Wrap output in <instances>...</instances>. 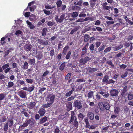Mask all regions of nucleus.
<instances>
[{
	"label": "nucleus",
	"instance_id": "obj_51",
	"mask_svg": "<svg viewBox=\"0 0 133 133\" xmlns=\"http://www.w3.org/2000/svg\"><path fill=\"white\" fill-rule=\"evenodd\" d=\"M43 11L44 12V13L45 14L49 15L51 14V13L50 11L47 10L46 9H43Z\"/></svg>",
	"mask_w": 133,
	"mask_h": 133
},
{
	"label": "nucleus",
	"instance_id": "obj_7",
	"mask_svg": "<svg viewBox=\"0 0 133 133\" xmlns=\"http://www.w3.org/2000/svg\"><path fill=\"white\" fill-rule=\"evenodd\" d=\"M28 111V110L27 109H26V108H23L22 110V111H21V113L22 114H23L27 118H29L30 117V114L31 113V111H30L29 113H28L27 112V111Z\"/></svg>",
	"mask_w": 133,
	"mask_h": 133
},
{
	"label": "nucleus",
	"instance_id": "obj_37",
	"mask_svg": "<svg viewBox=\"0 0 133 133\" xmlns=\"http://www.w3.org/2000/svg\"><path fill=\"white\" fill-rule=\"evenodd\" d=\"M15 34L17 36H19L20 35H22L23 33L20 30H17L15 32Z\"/></svg>",
	"mask_w": 133,
	"mask_h": 133
},
{
	"label": "nucleus",
	"instance_id": "obj_13",
	"mask_svg": "<svg viewBox=\"0 0 133 133\" xmlns=\"http://www.w3.org/2000/svg\"><path fill=\"white\" fill-rule=\"evenodd\" d=\"M70 91L66 94L65 96L66 97H69L70 96L74 91L75 88L74 87H71L70 88Z\"/></svg>",
	"mask_w": 133,
	"mask_h": 133
},
{
	"label": "nucleus",
	"instance_id": "obj_50",
	"mask_svg": "<svg viewBox=\"0 0 133 133\" xmlns=\"http://www.w3.org/2000/svg\"><path fill=\"white\" fill-rule=\"evenodd\" d=\"M44 6L45 8L49 9H51L55 7V6H51V5H49L48 4L45 5Z\"/></svg>",
	"mask_w": 133,
	"mask_h": 133
},
{
	"label": "nucleus",
	"instance_id": "obj_10",
	"mask_svg": "<svg viewBox=\"0 0 133 133\" xmlns=\"http://www.w3.org/2000/svg\"><path fill=\"white\" fill-rule=\"evenodd\" d=\"M71 117L70 119V121L68 123L69 124H71V123H73L75 119V117H76L75 115L74 112L73 111H71Z\"/></svg>",
	"mask_w": 133,
	"mask_h": 133
},
{
	"label": "nucleus",
	"instance_id": "obj_59",
	"mask_svg": "<svg viewBox=\"0 0 133 133\" xmlns=\"http://www.w3.org/2000/svg\"><path fill=\"white\" fill-rule=\"evenodd\" d=\"M9 126L11 127L14 124V121L13 120H10L9 121Z\"/></svg>",
	"mask_w": 133,
	"mask_h": 133
},
{
	"label": "nucleus",
	"instance_id": "obj_4",
	"mask_svg": "<svg viewBox=\"0 0 133 133\" xmlns=\"http://www.w3.org/2000/svg\"><path fill=\"white\" fill-rule=\"evenodd\" d=\"M29 124L30 126H33L34 124V122L32 121L31 119H26L25 122L23 124L19 126V128H22L23 127H27L28 124Z\"/></svg>",
	"mask_w": 133,
	"mask_h": 133
},
{
	"label": "nucleus",
	"instance_id": "obj_58",
	"mask_svg": "<svg viewBox=\"0 0 133 133\" xmlns=\"http://www.w3.org/2000/svg\"><path fill=\"white\" fill-rule=\"evenodd\" d=\"M83 1L82 0H79L78 1V2L77 3V4H76V2H75L74 3V4H75L76 5H79V6H81L82 5V3Z\"/></svg>",
	"mask_w": 133,
	"mask_h": 133
},
{
	"label": "nucleus",
	"instance_id": "obj_17",
	"mask_svg": "<svg viewBox=\"0 0 133 133\" xmlns=\"http://www.w3.org/2000/svg\"><path fill=\"white\" fill-rule=\"evenodd\" d=\"M98 105L101 111H103L105 110L104 103L101 102L99 103Z\"/></svg>",
	"mask_w": 133,
	"mask_h": 133
},
{
	"label": "nucleus",
	"instance_id": "obj_3",
	"mask_svg": "<svg viewBox=\"0 0 133 133\" xmlns=\"http://www.w3.org/2000/svg\"><path fill=\"white\" fill-rule=\"evenodd\" d=\"M91 58L89 57L88 56H87L84 58H82L80 59L79 61V63L81 65H84L88 61H91Z\"/></svg>",
	"mask_w": 133,
	"mask_h": 133
},
{
	"label": "nucleus",
	"instance_id": "obj_44",
	"mask_svg": "<svg viewBox=\"0 0 133 133\" xmlns=\"http://www.w3.org/2000/svg\"><path fill=\"white\" fill-rule=\"evenodd\" d=\"M91 30V27L89 26L88 28H86L84 29L82 32V34L85 33L86 32L90 30Z\"/></svg>",
	"mask_w": 133,
	"mask_h": 133
},
{
	"label": "nucleus",
	"instance_id": "obj_32",
	"mask_svg": "<svg viewBox=\"0 0 133 133\" xmlns=\"http://www.w3.org/2000/svg\"><path fill=\"white\" fill-rule=\"evenodd\" d=\"M43 57V54L41 52H39L38 53L37 56V58L38 60H40L42 59Z\"/></svg>",
	"mask_w": 133,
	"mask_h": 133
},
{
	"label": "nucleus",
	"instance_id": "obj_8",
	"mask_svg": "<svg viewBox=\"0 0 133 133\" xmlns=\"http://www.w3.org/2000/svg\"><path fill=\"white\" fill-rule=\"evenodd\" d=\"M18 95L21 98H24L26 97V92L24 90H21L19 91L18 93Z\"/></svg>",
	"mask_w": 133,
	"mask_h": 133
},
{
	"label": "nucleus",
	"instance_id": "obj_9",
	"mask_svg": "<svg viewBox=\"0 0 133 133\" xmlns=\"http://www.w3.org/2000/svg\"><path fill=\"white\" fill-rule=\"evenodd\" d=\"M37 41L38 43L39 44L46 45H48L49 41L48 40L45 41L43 39H37Z\"/></svg>",
	"mask_w": 133,
	"mask_h": 133
},
{
	"label": "nucleus",
	"instance_id": "obj_11",
	"mask_svg": "<svg viewBox=\"0 0 133 133\" xmlns=\"http://www.w3.org/2000/svg\"><path fill=\"white\" fill-rule=\"evenodd\" d=\"M104 104L105 110V109L107 110V113H109V112H108L107 111L109 110L110 107V105L107 102V101L104 102Z\"/></svg>",
	"mask_w": 133,
	"mask_h": 133
},
{
	"label": "nucleus",
	"instance_id": "obj_53",
	"mask_svg": "<svg viewBox=\"0 0 133 133\" xmlns=\"http://www.w3.org/2000/svg\"><path fill=\"white\" fill-rule=\"evenodd\" d=\"M26 80L27 83L30 84H32L34 82V80L31 79H26Z\"/></svg>",
	"mask_w": 133,
	"mask_h": 133
},
{
	"label": "nucleus",
	"instance_id": "obj_29",
	"mask_svg": "<svg viewBox=\"0 0 133 133\" xmlns=\"http://www.w3.org/2000/svg\"><path fill=\"white\" fill-rule=\"evenodd\" d=\"M105 47V45H104L100 46L98 48V52L101 53H102L103 51V50L104 49Z\"/></svg>",
	"mask_w": 133,
	"mask_h": 133
},
{
	"label": "nucleus",
	"instance_id": "obj_64",
	"mask_svg": "<svg viewBox=\"0 0 133 133\" xmlns=\"http://www.w3.org/2000/svg\"><path fill=\"white\" fill-rule=\"evenodd\" d=\"M11 68H10L8 67L6 69L4 70V72L5 74H7L8 72H9L11 70Z\"/></svg>",
	"mask_w": 133,
	"mask_h": 133
},
{
	"label": "nucleus",
	"instance_id": "obj_2",
	"mask_svg": "<svg viewBox=\"0 0 133 133\" xmlns=\"http://www.w3.org/2000/svg\"><path fill=\"white\" fill-rule=\"evenodd\" d=\"M65 14H63L61 16L60 18H59L58 15H56L55 17V20L57 22L61 23L63 22L64 19L65 21H66L68 19L66 18V17L65 18Z\"/></svg>",
	"mask_w": 133,
	"mask_h": 133
},
{
	"label": "nucleus",
	"instance_id": "obj_27",
	"mask_svg": "<svg viewBox=\"0 0 133 133\" xmlns=\"http://www.w3.org/2000/svg\"><path fill=\"white\" fill-rule=\"evenodd\" d=\"M97 0H90L89 3L90 4V6L93 7L96 4V2Z\"/></svg>",
	"mask_w": 133,
	"mask_h": 133
},
{
	"label": "nucleus",
	"instance_id": "obj_5",
	"mask_svg": "<svg viewBox=\"0 0 133 133\" xmlns=\"http://www.w3.org/2000/svg\"><path fill=\"white\" fill-rule=\"evenodd\" d=\"M74 106L78 109H80L82 108V104L81 101L78 100H75L73 103Z\"/></svg>",
	"mask_w": 133,
	"mask_h": 133
},
{
	"label": "nucleus",
	"instance_id": "obj_45",
	"mask_svg": "<svg viewBox=\"0 0 133 133\" xmlns=\"http://www.w3.org/2000/svg\"><path fill=\"white\" fill-rule=\"evenodd\" d=\"M71 76V74L70 73H68L65 77V80H68L70 79Z\"/></svg>",
	"mask_w": 133,
	"mask_h": 133
},
{
	"label": "nucleus",
	"instance_id": "obj_43",
	"mask_svg": "<svg viewBox=\"0 0 133 133\" xmlns=\"http://www.w3.org/2000/svg\"><path fill=\"white\" fill-rule=\"evenodd\" d=\"M132 43L131 42L130 44L129 42L126 43L125 44V46L127 47H129L130 45V50H131L132 49Z\"/></svg>",
	"mask_w": 133,
	"mask_h": 133
},
{
	"label": "nucleus",
	"instance_id": "obj_23",
	"mask_svg": "<svg viewBox=\"0 0 133 133\" xmlns=\"http://www.w3.org/2000/svg\"><path fill=\"white\" fill-rule=\"evenodd\" d=\"M29 66L28 63L26 61H25L22 67L23 70H26L28 69Z\"/></svg>",
	"mask_w": 133,
	"mask_h": 133
},
{
	"label": "nucleus",
	"instance_id": "obj_16",
	"mask_svg": "<svg viewBox=\"0 0 133 133\" xmlns=\"http://www.w3.org/2000/svg\"><path fill=\"white\" fill-rule=\"evenodd\" d=\"M87 116L90 120H93L94 118V115L92 112H89L87 114Z\"/></svg>",
	"mask_w": 133,
	"mask_h": 133
},
{
	"label": "nucleus",
	"instance_id": "obj_6",
	"mask_svg": "<svg viewBox=\"0 0 133 133\" xmlns=\"http://www.w3.org/2000/svg\"><path fill=\"white\" fill-rule=\"evenodd\" d=\"M110 93L111 96L117 97L118 96L119 91L116 89H111L110 91Z\"/></svg>",
	"mask_w": 133,
	"mask_h": 133
},
{
	"label": "nucleus",
	"instance_id": "obj_62",
	"mask_svg": "<svg viewBox=\"0 0 133 133\" xmlns=\"http://www.w3.org/2000/svg\"><path fill=\"white\" fill-rule=\"evenodd\" d=\"M46 89V88L44 87H42L38 91V92L39 93H42V92L43 91Z\"/></svg>",
	"mask_w": 133,
	"mask_h": 133
},
{
	"label": "nucleus",
	"instance_id": "obj_12",
	"mask_svg": "<svg viewBox=\"0 0 133 133\" xmlns=\"http://www.w3.org/2000/svg\"><path fill=\"white\" fill-rule=\"evenodd\" d=\"M36 103L35 102H31L29 103L28 104V108L30 109H32L35 106Z\"/></svg>",
	"mask_w": 133,
	"mask_h": 133
},
{
	"label": "nucleus",
	"instance_id": "obj_54",
	"mask_svg": "<svg viewBox=\"0 0 133 133\" xmlns=\"http://www.w3.org/2000/svg\"><path fill=\"white\" fill-rule=\"evenodd\" d=\"M78 13L76 12H73L72 15L73 18L76 17L78 15Z\"/></svg>",
	"mask_w": 133,
	"mask_h": 133
},
{
	"label": "nucleus",
	"instance_id": "obj_63",
	"mask_svg": "<svg viewBox=\"0 0 133 133\" xmlns=\"http://www.w3.org/2000/svg\"><path fill=\"white\" fill-rule=\"evenodd\" d=\"M54 132L55 133H59L60 130L58 127H56L54 130Z\"/></svg>",
	"mask_w": 133,
	"mask_h": 133
},
{
	"label": "nucleus",
	"instance_id": "obj_41",
	"mask_svg": "<svg viewBox=\"0 0 133 133\" xmlns=\"http://www.w3.org/2000/svg\"><path fill=\"white\" fill-rule=\"evenodd\" d=\"M111 46H109L106 48L104 51V52L106 53L110 51L112 49Z\"/></svg>",
	"mask_w": 133,
	"mask_h": 133
},
{
	"label": "nucleus",
	"instance_id": "obj_14",
	"mask_svg": "<svg viewBox=\"0 0 133 133\" xmlns=\"http://www.w3.org/2000/svg\"><path fill=\"white\" fill-rule=\"evenodd\" d=\"M66 110L67 111H69L72 109V103L71 102H69L66 104Z\"/></svg>",
	"mask_w": 133,
	"mask_h": 133
},
{
	"label": "nucleus",
	"instance_id": "obj_61",
	"mask_svg": "<svg viewBox=\"0 0 133 133\" xmlns=\"http://www.w3.org/2000/svg\"><path fill=\"white\" fill-rule=\"evenodd\" d=\"M1 118V121L2 122H5L7 119L6 116H2Z\"/></svg>",
	"mask_w": 133,
	"mask_h": 133
},
{
	"label": "nucleus",
	"instance_id": "obj_18",
	"mask_svg": "<svg viewBox=\"0 0 133 133\" xmlns=\"http://www.w3.org/2000/svg\"><path fill=\"white\" fill-rule=\"evenodd\" d=\"M32 45L30 44H26L24 46L25 50L27 51L30 50L31 48Z\"/></svg>",
	"mask_w": 133,
	"mask_h": 133
},
{
	"label": "nucleus",
	"instance_id": "obj_21",
	"mask_svg": "<svg viewBox=\"0 0 133 133\" xmlns=\"http://www.w3.org/2000/svg\"><path fill=\"white\" fill-rule=\"evenodd\" d=\"M49 96H50V98L49 102L51 103H53L54 102V100L55 98V95H52V94H49Z\"/></svg>",
	"mask_w": 133,
	"mask_h": 133
},
{
	"label": "nucleus",
	"instance_id": "obj_30",
	"mask_svg": "<svg viewBox=\"0 0 133 133\" xmlns=\"http://www.w3.org/2000/svg\"><path fill=\"white\" fill-rule=\"evenodd\" d=\"M47 31V28H44L43 29L41 32V33L42 36H44L46 35Z\"/></svg>",
	"mask_w": 133,
	"mask_h": 133
},
{
	"label": "nucleus",
	"instance_id": "obj_20",
	"mask_svg": "<svg viewBox=\"0 0 133 133\" xmlns=\"http://www.w3.org/2000/svg\"><path fill=\"white\" fill-rule=\"evenodd\" d=\"M89 72L91 74H92L94 72L96 71L98 69L96 68H92L91 67H89Z\"/></svg>",
	"mask_w": 133,
	"mask_h": 133
},
{
	"label": "nucleus",
	"instance_id": "obj_48",
	"mask_svg": "<svg viewBox=\"0 0 133 133\" xmlns=\"http://www.w3.org/2000/svg\"><path fill=\"white\" fill-rule=\"evenodd\" d=\"M8 123H6L4 125V130L5 131H7L8 129Z\"/></svg>",
	"mask_w": 133,
	"mask_h": 133
},
{
	"label": "nucleus",
	"instance_id": "obj_19",
	"mask_svg": "<svg viewBox=\"0 0 133 133\" xmlns=\"http://www.w3.org/2000/svg\"><path fill=\"white\" fill-rule=\"evenodd\" d=\"M109 79V76L106 75L104 76L102 82L104 83H106L107 84L108 81Z\"/></svg>",
	"mask_w": 133,
	"mask_h": 133
},
{
	"label": "nucleus",
	"instance_id": "obj_40",
	"mask_svg": "<svg viewBox=\"0 0 133 133\" xmlns=\"http://www.w3.org/2000/svg\"><path fill=\"white\" fill-rule=\"evenodd\" d=\"M107 63L108 64V65H109L111 66L110 68H114V64H113L111 60L107 61Z\"/></svg>",
	"mask_w": 133,
	"mask_h": 133
},
{
	"label": "nucleus",
	"instance_id": "obj_55",
	"mask_svg": "<svg viewBox=\"0 0 133 133\" xmlns=\"http://www.w3.org/2000/svg\"><path fill=\"white\" fill-rule=\"evenodd\" d=\"M89 49L90 51H93L95 49L94 45L93 44H91L89 46Z\"/></svg>",
	"mask_w": 133,
	"mask_h": 133
},
{
	"label": "nucleus",
	"instance_id": "obj_36",
	"mask_svg": "<svg viewBox=\"0 0 133 133\" xmlns=\"http://www.w3.org/2000/svg\"><path fill=\"white\" fill-rule=\"evenodd\" d=\"M56 4L57 7L59 8L62 6V2L61 0H58L56 2Z\"/></svg>",
	"mask_w": 133,
	"mask_h": 133
},
{
	"label": "nucleus",
	"instance_id": "obj_1",
	"mask_svg": "<svg viewBox=\"0 0 133 133\" xmlns=\"http://www.w3.org/2000/svg\"><path fill=\"white\" fill-rule=\"evenodd\" d=\"M121 87H122L123 88L121 89L120 91L121 95L122 97H125L127 95L126 92L127 90V83L126 82L123 83L122 84Z\"/></svg>",
	"mask_w": 133,
	"mask_h": 133
},
{
	"label": "nucleus",
	"instance_id": "obj_42",
	"mask_svg": "<svg viewBox=\"0 0 133 133\" xmlns=\"http://www.w3.org/2000/svg\"><path fill=\"white\" fill-rule=\"evenodd\" d=\"M9 63H8L7 64H5L4 65H3L2 66V69L3 70H5L7 68H8L9 67Z\"/></svg>",
	"mask_w": 133,
	"mask_h": 133
},
{
	"label": "nucleus",
	"instance_id": "obj_26",
	"mask_svg": "<svg viewBox=\"0 0 133 133\" xmlns=\"http://www.w3.org/2000/svg\"><path fill=\"white\" fill-rule=\"evenodd\" d=\"M85 121V127L86 128H89L90 124L89 122V120L88 118H85L84 119Z\"/></svg>",
	"mask_w": 133,
	"mask_h": 133
},
{
	"label": "nucleus",
	"instance_id": "obj_33",
	"mask_svg": "<svg viewBox=\"0 0 133 133\" xmlns=\"http://www.w3.org/2000/svg\"><path fill=\"white\" fill-rule=\"evenodd\" d=\"M35 58H34L32 59H29L28 62L30 64L33 65L35 63Z\"/></svg>",
	"mask_w": 133,
	"mask_h": 133
},
{
	"label": "nucleus",
	"instance_id": "obj_49",
	"mask_svg": "<svg viewBox=\"0 0 133 133\" xmlns=\"http://www.w3.org/2000/svg\"><path fill=\"white\" fill-rule=\"evenodd\" d=\"M14 84V83L12 82H9L8 83V85L7 86L8 88H11L12 87Z\"/></svg>",
	"mask_w": 133,
	"mask_h": 133
},
{
	"label": "nucleus",
	"instance_id": "obj_24",
	"mask_svg": "<svg viewBox=\"0 0 133 133\" xmlns=\"http://www.w3.org/2000/svg\"><path fill=\"white\" fill-rule=\"evenodd\" d=\"M48 118L46 116H44L40 119L39 123L40 124H42L45 122L47 120Z\"/></svg>",
	"mask_w": 133,
	"mask_h": 133
},
{
	"label": "nucleus",
	"instance_id": "obj_34",
	"mask_svg": "<svg viewBox=\"0 0 133 133\" xmlns=\"http://www.w3.org/2000/svg\"><path fill=\"white\" fill-rule=\"evenodd\" d=\"M65 66V63L64 62L61 64L59 66V69L61 71L63 70Z\"/></svg>",
	"mask_w": 133,
	"mask_h": 133
},
{
	"label": "nucleus",
	"instance_id": "obj_31",
	"mask_svg": "<svg viewBox=\"0 0 133 133\" xmlns=\"http://www.w3.org/2000/svg\"><path fill=\"white\" fill-rule=\"evenodd\" d=\"M124 16V18L125 19V21L126 22H127L130 25H133V22L129 20L128 19H127V16L123 15Z\"/></svg>",
	"mask_w": 133,
	"mask_h": 133
},
{
	"label": "nucleus",
	"instance_id": "obj_28",
	"mask_svg": "<svg viewBox=\"0 0 133 133\" xmlns=\"http://www.w3.org/2000/svg\"><path fill=\"white\" fill-rule=\"evenodd\" d=\"M77 118L76 117H75L74 119V122L73 125L77 129L78 127V122L77 121Z\"/></svg>",
	"mask_w": 133,
	"mask_h": 133
},
{
	"label": "nucleus",
	"instance_id": "obj_52",
	"mask_svg": "<svg viewBox=\"0 0 133 133\" xmlns=\"http://www.w3.org/2000/svg\"><path fill=\"white\" fill-rule=\"evenodd\" d=\"M93 95V92L92 91H91L88 92V97L89 98H92Z\"/></svg>",
	"mask_w": 133,
	"mask_h": 133
},
{
	"label": "nucleus",
	"instance_id": "obj_56",
	"mask_svg": "<svg viewBox=\"0 0 133 133\" xmlns=\"http://www.w3.org/2000/svg\"><path fill=\"white\" fill-rule=\"evenodd\" d=\"M34 86L32 85L31 87L28 88L27 89V91H28L31 92L34 90Z\"/></svg>",
	"mask_w": 133,
	"mask_h": 133
},
{
	"label": "nucleus",
	"instance_id": "obj_47",
	"mask_svg": "<svg viewBox=\"0 0 133 133\" xmlns=\"http://www.w3.org/2000/svg\"><path fill=\"white\" fill-rule=\"evenodd\" d=\"M120 109L119 107H116L114 110V112L116 114H118L119 112Z\"/></svg>",
	"mask_w": 133,
	"mask_h": 133
},
{
	"label": "nucleus",
	"instance_id": "obj_22",
	"mask_svg": "<svg viewBox=\"0 0 133 133\" xmlns=\"http://www.w3.org/2000/svg\"><path fill=\"white\" fill-rule=\"evenodd\" d=\"M49 78L51 79V81H52L51 82L52 83V84H54L56 83V81L54 76L52 75Z\"/></svg>",
	"mask_w": 133,
	"mask_h": 133
},
{
	"label": "nucleus",
	"instance_id": "obj_46",
	"mask_svg": "<svg viewBox=\"0 0 133 133\" xmlns=\"http://www.w3.org/2000/svg\"><path fill=\"white\" fill-rule=\"evenodd\" d=\"M71 54V51H69L68 52L67 54L65 57V58L66 59H69L70 57Z\"/></svg>",
	"mask_w": 133,
	"mask_h": 133
},
{
	"label": "nucleus",
	"instance_id": "obj_57",
	"mask_svg": "<svg viewBox=\"0 0 133 133\" xmlns=\"http://www.w3.org/2000/svg\"><path fill=\"white\" fill-rule=\"evenodd\" d=\"M5 95L3 94H0V101H1L4 99L5 97Z\"/></svg>",
	"mask_w": 133,
	"mask_h": 133
},
{
	"label": "nucleus",
	"instance_id": "obj_25",
	"mask_svg": "<svg viewBox=\"0 0 133 133\" xmlns=\"http://www.w3.org/2000/svg\"><path fill=\"white\" fill-rule=\"evenodd\" d=\"M128 99L129 100H130L133 99V94L132 92H129L128 94Z\"/></svg>",
	"mask_w": 133,
	"mask_h": 133
},
{
	"label": "nucleus",
	"instance_id": "obj_60",
	"mask_svg": "<svg viewBox=\"0 0 133 133\" xmlns=\"http://www.w3.org/2000/svg\"><path fill=\"white\" fill-rule=\"evenodd\" d=\"M52 103H51L50 102L47 103L46 104H45L44 105L43 107L45 108H47L51 106V104Z\"/></svg>",
	"mask_w": 133,
	"mask_h": 133
},
{
	"label": "nucleus",
	"instance_id": "obj_15",
	"mask_svg": "<svg viewBox=\"0 0 133 133\" xmlns=\"http://www.w3.org/2000/svg\"><path fill=\"white\" fill-rule=\"evenodd\" d=\"M45 112V110L43 108L40 109L38 112V113L39 114L40 116L41 117L43 116Z\"/></svg>",
	"mask_w": 133,
	"mask_h": 133
},
{
	"label": "nucleus",
	"instance_id": "obj_38",
	"mask_svg": "<svg viewBox=\"0 0 133 133\" xmlns=\"http://www.w3.org/2000/svg\"><path fill=\"white\" fill-rule=\"evenodd\" d=\"M69 48V47L68 45L65 46L63 48L62 53L65 55H66L67 51Z\"/></svg>",
	"mask_w": 133,
	"mask_h": 133
},
{
	"label": "nucleus",
	"instance_id": "obj_39",
	"mask_svg": "<svg viewBox=\"0 0 133 133\" xmlns=\"http://www.w3.org/2000/svg\"><path fill=\"white\" fill-rule=\"evenodd\" d=\"M78 119L80 120H82L84 117V115L81 113H80L78 114Z\"/></svg>",
	"mask_w": 133,
	"mask_h": 133
},
{
	"label": "nucleus",
	"instance_id": "obj_35",
	"mask_svg": "<svg viewBox=\"0 0 133 133\" xmlns=\"http://www.w3.org/2000/svg\"><path fill=\"white\" fill-rule=\"evenodd\" d=\"M84 41L85 42H87L90 39V37L89 35L88 34H85L84 35Z\"/></svg>",
	"mask_w": 133,
	"mask_h": 133
}]
</instances>
